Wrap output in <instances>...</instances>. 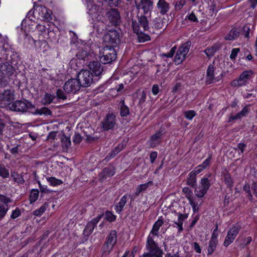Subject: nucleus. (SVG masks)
Wrapping results in <instances>:
<instances>
[{"label":"nucleus","mask_w":257,"mask_h":257,"mask_svg":"<svg viewBox=\"0 0 257 257\" xmlns=\"http://www.w3.org/2000/svg\"><path fill=\"white\" fill-rule=\"evenodd\" d=\"M87 13L93 21L104 23L105 11L91 0L86 1Z\"/></svg>","instance_id":"obj_1"},{"label":"nucleus","mask_w":257,"mask_h":257,"mask_svg":"<svg viewBox=\"0 0 257 257\" xmlns=\"http://www.w3.org/2000/svg\"><path fill=\"white\" fill-rule=\"evenodd\" d=\"M6 206L0 205V218H3L6 214L9 208Z\"/></svg>","instance_id":"obj_61"},{"label":"nucleus","mask_w":257,"mask_h":257,"mask_svg":"<svg viewBox=\"0 0 257 257\" xmlns=\"http://www.w3.org/2000/svg\"><path fill=\"white\" fill-rule=\"evenodd\" d=\"M88 56L89 54L87 52V51L83 49L79 50L78 52L76 54V57L79 60H82L84 61L87 60V57H88Z\"/></svg>","instance_id":"obj_43"},{"label":"nucleus","mask_w":257,"mask_h":257,"mask_svg":"<svg viewBox=\"0 0 257 257\" xmlns=\"http://www.w3.org/2000/svg\"><path fill=\"white\" fill-rule=\"evenodd\" d=\"M138 25L142 27L143 31H147L149 29V22L147 17L144 15H141L138 18Z\"/></svg>","instance_id":"obj_22"},{"label":"nucleus","mask_w":257,"mask_h":257,"mask_svg":"<svg viewBox=\"0 0 257 257\" xmlns=\"http://www.w3.org/2000/svg\"><path fill=\"white\" fill-rule=\"evenodd\" d=\"M105 216L106 219L109 222L114 221L116 219V216L109 211H106Z\"/></svg>","instance_id":"obj_55"},{"label":"nucleus","mask_w":257,"mask_h":257,"mask_svg":"<svg viewBox=\"0 0 257 257\" xmlns=\"http://www.w3.org/2000/svg\"><path fill=\"white\" fill-rule=\"evenodd\" d=\"M31 113L34 114H44L45 115H51L52 114L51 110L46 107H43L41 109H36L35 107V109H33L32 111H31Z\"/></svg>","instance_id":"obj_27"},{"label":"nucleus","mask_w":257,"mask_h":257,"mask_svg":"<svg viewBox=\"0 0 257 257\" xmlns=\"http://www.w3.org/2000/svg\"><path fill=\"white\" fill-rule=\"evenodd\" d=\"M119 37V33L117 31L110 30L104 35V42L106 44V45L114 48L120 42Z\"/></svg>","instance_id":"obj_7"},{"label":"nucleus","mask_w":257,"mask_h":257,"mask_svg":"<svg viewBox=\"0 0 257 257\" xmlns=\"http://www.w3.org/2000/svg\"><path fill=\"white\" fill-rule=\"evenodd\" d=\"M186 4L185 0H180L179 2H177L175 3L174 7L176 11L181 10L184 6Z\"/></svg>","instance_id":"obj_56"},{"label":"nucleus","mask_w":257,"mask_h":257,"mask_svg":"<svg viewBox=\"0 0 257 257\" xmlns=\"http://www.w3.org/2000/svg\"><path fill=\"white\" fill-rule=\"evenodd\" d=\"M182 191L185 194V196L189 201L193 199H195V198L193 196V192L189 187H184Z\"/></svg>","instance_id":"obj_44"},{"label":"nucleus","mask_w":257,"mask_h":257,"mask_svg":"<svg viewBox=\"0 0 257 257\" xmlns=\"http://www.w3.org/2000/svg\"><path fill=\"white\" fill-rule=\"evenodd\" d=\"M132 26L134 32L136 33L138 36L139 42L143 43L150 40V36L144 33L142 30L140 29V27L138 25V23H137V21H133L132 22Z\"/></svg>","instance_id":"obj_13"},{"label":"nucleus","mask_w":257,"mask_h":257,"mask_svg":"<svg viewBox=\"0 0 257 257\" xmlns=\"http://www.w3.org/2000/svg\"><path fill=\"white\" fill-rule=\"evenodd\" d=\"M185 57V55L178 50L174 58V61L176 64H179L184 60Z\"/></svg>","instance_id":"obj_46"},{"label":"nucleus","mask_w":257,"mask_h":257,"mask_svg":"<svg viewBox=\"0 0 257 257\" xmlns=\"http://www.w3.org/2000/svg\"><path fill=\"white\" fill-rule=\"evenodd\" d=\"M11 176L14 182L19 184H23L25 182L23 176L15 171L11 172Z\"/></svg>","instance_id":"obj_37"},{"label":"nucleus","mask_w":257,"mask_h":257,"mask_svg":"<svg viewBox=\"0 0 257 257\" xmlns=\"http://www.w3.org/2000/svg\"><path fill=\"white\" fill-rule=\"evenodd\" d=\"M146 248L148 252L144 253V257H162L163 252L157 245L154 239L149 235L147 238Z\"/></svg>","instance_id":"obj_2"},{"label":"nucleus","mask_w":257,"mask_h":257,"mask_svg":"<svg viewBox=\"0 0 257 257\" xmlns=\"http://www.w3.org/2000/svg\"><path fill=\"white\" fill-rule=\"evenodd\" d=\"M77 78L81 87H87L90 86L98 78H96L93 73L89 70H83L77 74Z\"/></svg>","instance_id":"obj_4"},{"label":"nucleus","mask_w":257,"mask_h":257,"mask_svg":"<svg viewBox=\"0 0 257 257\" xmlns=\"http://www.w3.org/2000/svg\"><path fill=\"white\" fill-rule=\"evenodd\" d=\"M115 174L114 168L113 167L104 168L99 174V178L101 181H103L107 177H110Z\"/></svg>","instance_id":"obj_19"},{"label":"nucleus","mask_w":257,"mask_h":257,"mask_svg":"<svg viewBox=\"0 0 257 257\" xmlns=\"http://www.w3.org/2000/svg\"><path fill=\"white\" fill-rule=\"evenodd\" d=\"M95 226H94L91 222H88L85 226L84 232L87 235H90L93 232Z\"/></svg>","instance_id":"obj_50"},{"label":"nucleus","mask_w":257,"mask_h":257,"mask_svg":"<svg viewBox=\"0 0 257 257\" xmlns=\"http://www.w3.org/2000/svg\"><path fill=\"white\" fill-rule=\"evenodd\" d=\"M249 112V110L247 106H244L242 109L236 114V118L240 119L242 117L246 116Z\"/></svg>","instance_id":"obj_49"},{"label":"nucleus","mask_w":257,"mask_h":257,"mask_svg":"<svg viewBox=\"0 0 257 257\" xmlns=\"http://www.w3.org/2000/svg\"><path fill=\"white\" fill-rule=\"evenodd\" d=\"M170 8V4L166 0H158L156 9L161 15H166L169 12Z\"/></svg>","instance_id":"obj_15"},{"label":"nucleus","mask_w":257,"mask_h":257,"mask_svg":"<svg viewBox=\"0 0 257 257\" xmlns=\"http://www.w3.org/2000/svg\"><path fill=\"white\" fill-rule=\"evenodd\" d=\"M39 11L42 13L41 17L45 19V20L48 22L52 20V12L51 10L47 9L45 7L41 6L39 8Z\"/></svg>","instance_id":"obj_23"},{"label":"nucleus","mask_w":257,"mask_h":257,"mask_svg":"<svg viewBox=\"0 0 257 257\" xmlns=\"http://www.w3.org/2000/svg\"><path fill=\"white\" fill-rule=\"evenodd\" d=\"M57 96L59 99H62L63 100L66 99L67 97L65 95V93L63 91L60 89H59L57 90L56 92Z\"/></svg>","instance_id":"obj_62"},{"label":"nucleus","mask_w":257,"mask_h":257,"mask_svg":"<svg viewBox=\"0 0 257 257\" xmlns=\"http://www.w3.org/2000/svg\"><path fill=\"white\" fill-rule=\"evenodd\" d=\"M0 202L5 204V206L8 207V203L12 202V200L4 195L0 194Z\"/></svg>","instance_id":"obj_59"},{"label":"nucleus","mask_w":257,"mask_h":257,"mask_svg":"<svg viewBox=\"0 0 257 257\" xmlns=\"http://www.w3.org/2000/svg\"><path fill=\"white\" fill-rule=\"evenodd\" d=\"M116 116L112 113H107L101 122L102 129L104 131L112 130L116 124Z\"/></svg>","instance_id":"obj_9"},{"label":"nucleus","mask_w":257,"mask_h":257,"mask_svg":"<svg viewBox=\"0 0 257 257\" xmlns=\"http://www.w3.org/2000/svg\"><path fill=\"white\" fill-rule=\"evenodd\" d=\"M47 180L52 186L59 185L63 183L62 180L53 177L47 178Z\"/></svg>","instance_id":"obj_51"},{"label":"nucleus","mask_w":257,"mask_h":257,"mask_svg":"<svg viewBox=\"0 0 257 257\" xmlns=\"http://www.w3.org/2000/svg\"><path fill=\"white\" fill-rule=\"evenodd\" d=\"M61 142L63 147L68 148L71 145L70 139L69 137H67L65 136H63L61 139Z\"/></svg>","instance_id":"obj_54"},{"label":"nucleus","mask_w":257,"mask_h":257,"mask_svg":"<svg viewBox=\"0 0 257 257\" xmlns=\"http://www.w3.org/2000/svg\"><path fill=\"white\" fill-rule=\"evenodd\" d=\"M187 184L192 187H195L196 185V175L192 172L188 175L187 180Z\"/></svg>","instance_id":"obj_32"},{"label":"nucleus","mask_w":257,"mask_h":257,"mask_svg":"<svg viewBox=\"0 0 257 257\" xmlns=\"http://www.w3.org/2000/svg\"><path fill=\"white\" fill-rule=\"evenodd\" d=\"M9 170L4 164H0V177L3 179H7L9 177Z\"/></svg>","instance_id":"obj_40"},{"label":"nucleus","mask_w":257,"mask_h":257,"mask_svg":"<svg viewBox=\"0 0 257 257\" xmlns=\"http://www.w3.org/2000/svg\"><path fill=\"white\" fill-rule=\"evenodd\" d=\"M152 22L153 27L158 30H164L168 25L166 19L161 17L154 19Z\"/></svg>","instance_id":"obj_17"},{"label":"nucleus","mask_w":257,"mask_h":257,"mask_svg":"<svg viewBox=\"0 0 257 257\" xmlns=\"http://www.w3.org/2000/svg\"><path fill=\"white\" fill-rule=\"evenodd\" d=\"M114 245L112 244H107V242H105L102 246L103 253L102 257L107 256L109 253L112 250Z\"/></svg>","instance_id":"obj_35"},{"label":"nucleus","mask_w":257,"mask_h":257,"mask_svg":"<svg viewBox=\"0 0 257 257\" xmlns=\"http://www.w3.org/2000/svg\"><path fill=\"white\" fill-rule=\"evenodd\" d=\"M239 33L236 28H232L225 39L228 40H233L239 36Z\"/></svg>","instance_id":"obj_36"},{"label":"nucleus","mask_w":257,"mask_h":257,"mask_svg":"<svg viewBox=\"0 0 257 257\" xmlns=\"http://www.w3.org/2000/svg\"><path fill=\"white\" fill-rule=\"evenodd\" d=\"M153 185L152 181H149L146 183L139 185L136 189L135 194L138 196L142 191H145L149 187Z\"/></svg>","instance_id":"obj_34"},{"label":"nucleus","mask_w":257,"mask_h":257,"mask_svg":"<svg viewBox=\"0 0 257 257\" xmlns=\"http://www.w3.org/2000/svg\"><path fill=\"white\" fill-rule=\"evenodd\" d=\"M10 109L15 111L25 112L29 110L30 112L35 109V105L30 101L24 100H17L12 103L10 105Z\"/></svg>","instance_id":"obj_5"},{"label":"nucleus","mask_w":257,"mask_h":257,"mask_svg":"<svg viewBox=\"0 0 257 257\" xmlns=\"http://www.w3.org/2000/svg\"><path fill=\"white\" fill-rule=\"evenodd\" d=\"M46 209L45 206L42 205L38 209L34 210L33 214L35 216H41L45 212Z\"/></svg>","instance_id":"obj_57"},{"label":"nucleus","mask_w":257,"mask_h":257,"mask_svg":"<svg viewBox=\"0 0 257 257\" xmlns=\"http://www.w3.org/2000/svg\"><path fill=\"white\" fill-rule=\"evenodd\" d=\"M89 71H90L96 78L99 77L103 72V68L102 65L98 61L90 62L88 65Z\"/></svg>","instance_id":"obj_14"},{"label":"nucleus","mask_w":257,"mask_h":257,"mask_svg":"<svg viewBox=\"0 0 257 257\" xmlns=\"http://www.w3.org/2000/svg\"><path fill=\"white\" fill-rule=\"evenodd\" d=\"M212 158L211 155H209L208 157L201 164V167L205 169L209 165Z\"/></svg>","instance_id":"obj_60"},{"label":"nucleus","mask_w":257,"mask_h":257,"mask_svg":"<svg viewBox=\"0 0 257 257\" xmlns=\"http://www.w3.org/2000/svg\"><path fill=\"white\" fill-rule=\"evenodd\" d=\"M249 112V110L247 106H244L242 109L236 114V118L240 119L242 117L246 116Z\"/></svg>","instance_id":"obj_48"},{"label":"nucleus","mask_w":257,"mask_h":257,"mask_svg":"<svg viewBox=\"0 0 257 257\" xmlns=\"http://www.w3.org/2000/svg\"><path fill=\"white\" fill-rule=\"evenodd\" d=\"M240 229H241L240 225L239 224L236 223V224H233L232 225V226L228 231V232L229 233H230L231 234L236 237L237 235L239 233V231H240Z\"/></svg>","instance_id":"obj_42"},{"label":"nucleus","mask_w":257,"mask_h":257,"mask_svg":"<svg viewBox=\"0 0 257 257\" xmlns=\"http://www.w3.org/2000/svg\"><path fill=\"white\" fill-rule=\"evenodd\" d=\"M220 46L219 44H214L210 48H207L205 51L204 52L206 54V55L209 57H211L214 55L215 53L220 49Z\"/></svg>","instance_id":"obj_30"},{"label":"nucleus","mask_w":257,"mask_h":257,"mask_svg":"<svg viewBox=\"0 0 257 257\" xmlns=\"http://www.w3.org/2000/svg\"><path fill=\"white\" fill-rule=\"evenodd\" d=\"M126 146V143L125 142H121L114 149L111 151V152L107 155L105 157V160L106 161L110 160L111 159L114 157V156L118 154Z\"/></svg>","instance_id":"obj_18"},{"label":"nucleus","mask_w":257,"mask_h":257,"mask_svg":"<svg viewBox=\"0 0 257 257\" xmlns=\"http://www.w3.org/2000/svg\"><path fill=\"white\" fill-rule=\"evenodd\" d=\"M178 221H174V223L177 225L178 227V232H181L183 230V222L184 220L188 217V215L186 214L178 213Z\"/></svg>","instance_id":"obj_24"},{"label":"nucleus","mask_w":257,"mask_h":257,"mask_svg":"<svg viewBox=\"0 0 257 257\" xmlns=\"http://www.w3.org/2000/svg\"><path fill=\"white\" fill-rule=\"evenodd\" d=\"M14 95L10 90L5 91L0 93V107L5 108L12 104L11 101L14 98Z\"/></svg>","instance_id":"obj_12"},{"label":"nucleus","mask_w":257,"mask_h":257,"mask_svg":"<svg viewBox=\"0 0 257 257\" xmlns=\"http://www.w3.org/2000/svg\"><path fill=\"white\" fill-rule=\"evenodd\" d=\"M224 182L228 187L231 188L233 186V182L231 178L230 175L227 173L224 175Z\"/></svg>","instance_id":"obj_52"},{"label":"nucleus","mask_w":257,"mask_h":257,"mask_svg":"<svg viewBox=\"0 0 257 257\" xmlns=\"http://www.w3.org/2000/svg\"><path fill=\"white\" fill-rule=\"evenodd\" d=\"M254 74V72L250 69L243 71L237 79L233 80L231 82V85L234 87H239L245 85L248 80L252 78Z\"/></svg>","instance_id":"obj_6"},{"label":"nucleus","mask_w":257,"mask_h":257,"mask_svg":"<svg viewBox=\"0 0 257 257\" xmlns=\"http://www.w3.org/2000/svg\"><path fill=\"white\" fill-rule=\"evenodd\" d=\"M196 113L194 110H188L184 112L185 117L189 120H191L195 116Z\"/></svg>","instance_id":"obj_58"},{"label":"nucleus","mask_w":257,"mask_h":257,"mask_svg":"<svg viewBox=\"0 0 257 257\" xmlns=\"http://www.w3.org/2000/svg\"><path fill=\"white\" fill-rule=\"evenodd\" d=\"M55 96L50 93H46L42 99V103L44 105H48L52 103L55 98Z\"/></svg>","instance_id":"obj_33"},{"label":"nucleus","mask_w":257,"mask_h":257,"mask_svg":"<svg viewBox=\"0 0 257 257\" xmlns=\"http://www.w3.org/2000/svg\"><path fill=\"white\" fill-rule=\"evenodd\" d=\"M100 61L103 64H109L115 60L116 52L112 46L106 45L100 51Z\"/></svg>","instance_id":"obj_3"},{"label":"nucleus","mask_w":257,"mask_h":257,"mask_svg":"<svg viewBox=\"0 0 257 257\" xmlns=\"http://www.w3.org/2000/svg\"><path fill=\"white\" fill-rule=\"evenodd\" d=\"M77 78L68 80L63 86L65 92L68 94H75L79 91L81 86Z\"/></svg>","instance_id":"obj_8"},{"label":"nucleus","mask_w":257,"mask_h":257,"mask_svg":"<svg viewBox=\"0 0 257 257\" xmlns=\"http://www.w3.org/2000/svg\"><path fill=\"white\" fill-rule=\"evenodd\" d=\"M163 134V130H160L151 136L149 141V144L151 148H155L160 144Z\"/></svg>","instance_id":"obj_16"},{"label":"nucleus","mask_w":257,"mask_h":257,"mask_svg":"<svg viewBox=\"0 0 257 257\" xmlns=\"http://www.w3.org/2000/svg\"><path fill=\"white\" fill-rule=\"evenodd\" d=\"M235 237L236 236H234V235L227 232V235L223 242V245L225 247H227L232 242H233Z\"/></svg>","instance_id":"obj_41"},{"label":"nucleus","mask_w":257,"mask_h":257,"mask_svg":"<svg viewBox=\"0 0 257 257\" xmlns=\"http://www.w3.org/2000/svg\"><path fill=\"white\" fill-rule=\"evenodd\" d=\"M200 185L207 191L210 187L211 184L208 178L203 177L201 180Z\"/></svg>","instance_id":"obj_47"},{"label":"nucleus","mask_w":257,"mask_h":257,"mask_svg":"<svg viewBox=\"0 0 257 257\" xmlns=\"http://www.w3.org/2000/svg\"><path fill=\"white\" fill-rule=\"evenodd\" d=\"M127 195H124L123 196L119 202L115 206V210L116 213L120 214L123 210L124 206L126 203V198Z\"/></svg>","instance_id":"obj_25"},{"label":"nucleus","mask_w":257,"mask_h":257,"mask_svg":"<svg viewBox=\"0 0 257 257\" xmlns=\"http://www.w3.org/2000/svg\"><path fill=\"white\" fill-rule=\"evenodd\" d=\"M191 45V41H188L185 43H184L180 47H179L178 50H179L180 52H181L182 53H183L184 55L186 56V55L189 52Z\"/></svg>","instance_id":"obj_38"},{"label":"nucleus","mask_w":257,"mask_h":257,"mask_svg":"<svg viewBox=\"0 0 257 257\" xmlns=\"http://www.w3.org/2000/svg\"><path fill=\"white\" fill-rule=\"evenodd\" d=\"M163 224V221L161 217L159 218L158 220L155 222L153 226L152 230L151 231V234L154 235H158V231L160 226Z\"/></svg>","instance_id":"obj_28"},{"label":"nucleus","mask_w":257,"mask_h":257,"mask_svg":"<svg viewBox=\"0 0 257 257\" xmlns=\"http://www.w3.org/2000/svg\"><path fill=\"white\" fill-rule=\"evenodd\" d=\"M176 47L174 46L171 48L170 51L167 53H163L161 54V56L162 58L164 59L165 58H172L174 53L176 52Z\"/></svg>","instance_id":"obj_53"},{"label":"nucleus","mask_w":257,"mask_h":257,"mask_svg":"<svg viewBox=\"0 0 257 257\" xmlns=\"http://www.w3.org/2000/svg\"><path fill=\"white\" fill-rule=\"evenodd\" d=\"M218 241H215L210 240L208 242V245L207 246V254L211 255L215 250Z\"/></svg>","instance_id":"obj_31"},{"label":"nucleus","mask_w":257,"mask_h":257,"mask_svg":"<svg viewBox=\"0 0 257 257\" xmlns=\"http://www.w3.org/2000/svg\"><path fill=\"white\" fill-rule=\"evenodd\" d=\"M215 68L213 65H209L206 71V82L207 84L214 83L216 79L214 76Z\"/></svg>","instance_id":"obj_20"},{"label":"nucleus","mask_w":257,"mask_h":257,"mask_svg":"<svg viewBox=\"0 0 257 257\" xmlns=\"http://www.w3.org/2000/svg\"><path fill=\"white\" fill-rule=\"evenodd\" d=\"M39 196V191L38 189H33L31 191L30 196L29 200L31 203H33L35 202Z\"/></svg>","instance_id":"obj_45"},{"label":"nucleus","mask_w":257,"mask_h":257,"mask_svg":"<svg viewBox=\"0 0 257 257\" xmlns=\"http://www.w3.org/2000/svg\"><path fill=\"white\" fill-rule=\"evenodd\" d=\"M120 114L121 116H126L130 113L129 108L125 104L124 100H120L119 102Z\"/></svg>","instance_id":"obj_29"},{"label":"nucleus","mask_w":257,"mask_h":257,"mask_svg":"<svg viewBox=\"0 0 257 257\" xmlns=\"http://www.w3.org/2000/svg\"><path fill=\"white\" fill-rule=\"evenodd\" d=\"M117 241V233L115 230H111L108 235L106 237L105 242L110 245H113L115 244Z\"/></svg>","instance_id":"obj_26"},{"label":"nucleus","mask_w":257,"mask_h":257,"mask_svg":"<svg viewBox=\"0 0 257 257\" xmlns=\"http://www.w3.org/2000/svg\"><path fill=\"white\" fill-rule=\"evenodd\" d=\"M11 119L8 115L0 113V135H3L6 124L9 123Z\"/></svg>","instance_id":"obj_21"},{"label":"nucleus","mask_w":257,"mask_h":257,"mask_svg":"<svg viewBox=\"0 0 257 257\" xmlns=\"http://www.w3.org/2000/svg\"><path fill=\"white\" fill-rule=\"evenodd\" d=\"M195 195L198 198H202L204 196L205 194L207 193V191L206 189H204L201 186L199 185V186L195 188Z\"/></svg>","instance_id":"obj_39"},{"label":"nucleus","mask_w":257,"mask_h":257,"mask_svg":"<svg viewBox=\"0 0 257 257\" xmlns=\"http://www.w3.org/2000/svg\"><path fill=\"white\" fill-rule=\"evenodd\" d=\"M189 202V204L192 207L194 212H198L199 207H198V203H197V202L195 201V199L190 200Z\"/></svg>","instance_id":"obj_63"},{"label":"nucleus","mask_w":257,"mask_h":257,"mask_svg":"<svg viewBox=\"0 0 257 257\" xmlns=\"http://www.w3.org/2000/svg\"><path fill=\"white\" fill-rule=\"evenodd\" d=\"M105 16L112 26H116L120 22V17L118 10L115 9H111L107 12L105 11Z\"/></svg>","instance_id":"obj_11"},{"label":"nucleus","mask_w":257,"mask_h":257,"mask_svg":"<svg viewBox=\"0 0 257 257\" xmlns=\"http://www.w3.org/2000/svg\"><path fill=\"white\" fill-rule=\"evenodd\" d=\"M136 7L138 10H142L144 15L151 13L153 8V2L152 0H135Z\"/></svg>","instance_id":"obj_10"},{"label":"nucleus","mask_w":257,"mask_h":257,"mask_svg":"<svg viewBox=\"0 0 257 257\" xmlns=\"http://www.w3.org/2000/svg\"><path fill=\"white\" fill-rule=\"evenodd\" d=\"M186 19H188L191 22H198V19L195 14L193 12H192L189 15L187 16L186 17Z\"/></svg>","instance_id":"obj_64"}]
</instances>
